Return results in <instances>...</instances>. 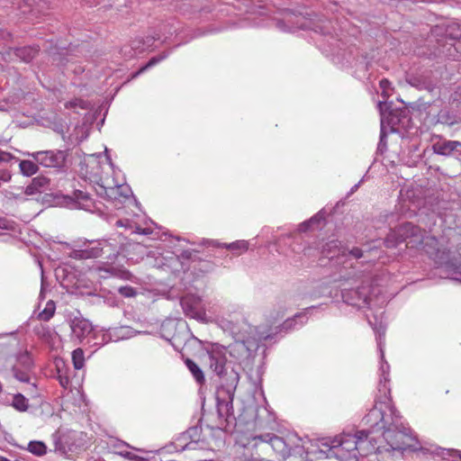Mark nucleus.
Masks as SVG:
<instances>
[{
	"instance_id": "a18cd8bd",
	"label": "nucleus",
	"mask_w": 461,
	"mask_h": 461,
	"mask_svg": "<svg viewBox=\"0 0 461 461\" xmlns=\"http://www.w3.org/2000/svg\"><path fill=\"white\" fill-rule=\"evenodd\" d=\"M187 436L189 442H195L197 444L201 436V428L194 426L184 431Z\"/></svg>"
},
{
	"instance_id": "052dcab7",
	"label": "nucleus",
	"mask_w": 461,
	"mask_h": 461,
	"mask_svg": "<svg viewBox=\"0 0 461 461\" xmlns=\"http://www.w3.org/2000/svg\"><path fill=\"white\" fill-rule=\"evenodd\" d=\"M83 1H84L85 5H86L89 7L95 6L101 2V0H83Z\"/></svg>"
},
{
	"instance_id": "dca6fc26",
	"label": "nucleus",
	"mask_w": 461,
	"mask_h": 461,
	"mask_svg": "<svg viewBox=\"0 0 461 461\" xmlns=\"http://www.w3.org/2000/svg\"><path fill=\"white\" fill-rule=\"evenodd\" d=\"M435 154L454 157L461 161V141L440 139L432 144Z\"/></svg>"
},
{
	"instance_id": "0e129e2a",
	"label": "nucleus",
	"mask_w": 461,
	"mask_h": 461,
	"mask_svg": "<svg viewBox=\"0 0 461 461\" xmlns=\"http://www.w3.org/2000/svg\"><path fill=\"white\" fill-rule=\"evenodd\" d=\"M359 185H360V183H358V184L355 185L351 188L350 193H354V192L358 188Z\"/></svg>"
},
{
	"instance_id": "13d9d810",
	"label": "nucleus",
	"mask_w": 461,
	"mask_h": 461,
	"mask_svg": "<svg viewBox=\"0 0 461 461\" xmlns=\"http://www.w3.org/2000/svg\"><path fill=\"white\" fill-rule=\"evenodd\" d=\"M116 225L120 227H124L126 229H132V226L128 219L125 220H118L116 221Z\"/></svg>"
},
{
	"instance_id": "c03bdc74",
	"label": "nucleus",
	"mask_w": 461,
	"mask_h": 461,
	"mask_svg": "<svg viewBox=\"0 0 461 461\" xmlns=\"http://www.w3.org/2000/svg\"><path fill=\"white\" fill-rule=\"evenodd\" d=\"M161 38V35H160V31H157V30H151L148 35L146 37H144V43L147 47V49L149 50L150 47L153 46L154 42L156 41H158L160 40Z\"/></svg>"
},
{
	"instance_id": "b1692460",
	"label": "nucleus",
	"mask_w": 461,
	"mask_h": 461,
	"mask_svg": "<svg viewBox=\"0 0 461 461\" xmlns=\"http://www.w3.org/2000/svg\"><path fill=\"white\" fill-rule=\"evenodd\" d=\"M70 329L72 336L80 341L94 332L91 322L83 318H74L71 321Z\"/></svg>"
},
{
	"instance_id": "2eb2a0df",
	"label": "nucleus",
	"mask_w": 461,
	"mask_h": 461,
	"mask_svg": "<svg viewBox=\"0 0 461 461\" xmlns=\"http://www.w3.org/2000/svg\"><path fill=\"white\" fill-rule=\"evenodd\" d=\"M77 434L76 430L57 429L51 435L55 452L66 454L68 450H72L73 443L71 439L76 438Z\"/></svg>"
},
{
	"instance_id": "e433bc0d",
	"label": "nucleus",
	"mask_w": 461,
	"mask_h": 461,
	"mask_svg": "<svg viewBox=\"0 0 461 461\" xmlns=\"http://www.w3.org/2000/svg\"><path fill=\"white\" fill-rule=\"evenodd\" d=\"M185 366L192 374L193 377L198 384H203L204 382V375L203 370L199 367V366L190 358H187L185 361Z\"/></svg>"
},
{
	"instance_id": "1a4fd4ad",
	"label": "nucleus",
	"mask_w": 461,
	"mask_h": 461,
	"mask_svg": "<svg viewBox=\"0 0 461 461\" xmlns=\"http://www.w3.org/2000/svg\"><path fill=\"white\" fill-rule=\"evenodd\" d=\"M23 155L32 158L43 167L62 169L66 165L68 152L67 150L61 149H48L36 152H24Z\"/></svg>"
},
{
	"instance_id": "bb28decb",
	"label": "nucleus",
	"mask_w": 461,
	"mask_h": 461,
	"mask_svg": "<svg viewBox=\"0 0 461 461\" xmlns=\"http://www.w3.org/2000/svg\"><path fill=\"white\" fill-rule=\"evenodd\" d=\"M72 199L76 203V207L88 212H94L96 205L88 193L82 190H75Z\"/></svg>"
},
{
	"instance_id": "e2e57ef3",
	"label": "nucleus",
	"mask_w": 461,
	"mask_h": 461,
	"mask_svg": "<svg viewBox=\"0 0 461 461\" xmlns=\"http://www.w3.org/2000/svg\"><path fill=\"white\" fill-rule=\"evenodd\" d=\"M1 37L5 38V36H10V33L7 32H4L3 30H0Z\"/></svg>"
},
{
	"instance_id": "ddd939ff",
	"label": "nucleus",
	"mask_w": 461,
	"mask_h": 461,
	"mask_svg": "<svg viewBox=\"0 0 461 461\" xmlns=\"http://www.w3.org/2000/svg\"><path fill=\"white\" fill-rule=\"evenodd\" d=\"M377 390L378 393L375 396V403L372 409H378L381 412L397 411L391 398L390 378H379Z\"/></svg>"
},
{
	"instance_id": "72a5a7b5",
	"label": "nucleus",
	"mask_w": 461,
	"mask_h": 461,
	"mask_svg": "<svg viewBox=\"0 0 461 461\" xmlns=\"http://www.w3.org/2000/svg\"><path fill=\"white\" fill-rule=\"evenodd\" d=\"M24 449L36 456H43L48 452L46 444L41 440H31Z\"/></svg>"
},
{
	"instance_id": "774afa93",
	"label": "nucleus",
	"mask_w": 461,
	"mask_h": 461,
	"mask_svg": "<svg viewBox=\"0 0 461 461\" xmlns=\"http://www.w3.org/2000/svg\"><path fill=\"white\" fill-rule=\"evenodd\" d=\"M0 461H9V460L7 458H5V457L0 456Z\"/></svg>"
},
{
	"instance_id": "f704fd0d",
	"label": "nucleus",
	"mask_w": 461,
	"mask_h": 461,
	"mask_svg": "<svg viewBox=\"0 0 461 461\" xmlns=\"http://www.w3.org/2000/svg\"><path fill=\"white\" fill-rule=\"evenodd\" d=\"M39 164L35 160L24 159L19 163L21 173L25 176H32L39 170Z\"/></svg>"
},
{
	"instance_id": "aec40b11",
	"label": "nucleus",
	"mask_w": 461,
	"mask_h": 461,
	"mask_svg": "<svg viewBox=\"0 0 461 461\" xmlns=\"http://www.w3.org/2000/svg\"><path fill=\"white\" fill-rule=\"evenodd\" d=\"M315 32L320 33L321 36L327 38V43L330 47V51L334 52V46L337 44L339 40L337 39L338 34L335 32L331 22L330 20H320L313 24L312 28Z\"/></svg>"
},
{
	"instance_id": "6e6d98bb",
	"label": "nucleus",
	"mask_w": 461,
	"mask_h": 461,
	"mask_svg": "<svg viewBox=\"0 0 461 461\" xmlns=\"http://www.w3.org/2000/svg\"><path fill=\"white\" fill-rule=\"evenodd\" d=\"M14 158V157L12 154L0 150V163L1 162H8Z\"/></svg>"
},
{
	"instance_id": "5701e85b",
	"label": "nucleus",
	"mask_w": 461,
	"mask_h": 461,
	"mask_svg": "<svg viewBox=\"0 0 461 461\" xmlns=\"http://www.w3.org/2000/svg\"><path fill=\"white\" fill-rule=\"evenodd\" d=\"M206 243L209 246L214 248H224L230 250L233 256L238 257L249 250V242L245 240H240L230 243H220L217 240H207Z\"/></svg>"
},
{
	"instance_id": "4c0bfd02",
	"label": "nucleus",
	"mask_w": 461,
	"mask_h": 461,
	"mask_svg": "<svg viewBox=\"0 0 461 461\" xmlns=\"http://www.w3.org/2000/svg\"><path fill=\"white\" fill-rule=\"evenodd\" d=\"M56 311V304L52 300L47 302L45 308L39 312L38 319L44 321H49L54 315Z\"/></svg>"
},
{
	"instance_id": "603ef678",
	"label": "nucleus",
	"mask_w": 461,
	"mask_h": 461,
	"mask_svg": "<svg viewBox=\"0 0 461 461\" xmlns=\"http://www.w3.org/2000/svg\"><path fill=\"white\" fill-rule=\"evenodd\" d=\"M452 27L447 29V34L452 40H461V30L457 29L456 32H452Z\"/></svg>"
},
{
	"instance_id": "680f3d73",
	"label": "nucleus",
	"mask_w": 461,
	"mask_h": 461,
	"mask_svg": "<svg viewBox=\"0 0 461 461\" xmlns=\"http://www.w3.org/2000/svg\"><path fill=\"white\" fill-rule=\"evenodd\" d=\"M116 447H130V446L123 442V441H118V443L115 445Z\"/></svg>"
},
{
	"instance_id": "bf43d9fd",
	"label": "nucleus",
	"mask_w": 461,
	"mask_h": 461,
	"mask_svg": "<svg viewBox=\"0 0 461 461\" xmlns=\"http://www.w3.org/2000/svg\"><path fill=\"white\" fill-rule=\"evenodd\" d=\"M11 179V174L6 171V170H4V171H1L0 172V183L3 181V182H7Z\"/></svg>"
},
{
	"instance_id": "f8f14e48",
	"label": "nucleus",
	"mask_w": 461,
	"mask_h": 461,
	"mask_svg": "<svg viewBox=\"0 0 461 461\" xmlns=\"http://www.w3.org/2000/svg\"><path fill=\"white\" fill-rule=\"evenodd\" d=\"M180 304L186 316L201 321H206L205 303L201 296L187 294L181 298Z\"/></svg>"
},
{
	"instance_id": "f3484780",
	"label": "nucleus",
	"mask_w": 461,
	"mask_h": 461,
	"mask_svg": "<svg viewBox=\"0 0 461 461\" xmlns=\"http://www.w3.org/2000/svg\"><path fill=\"white\" fill-rule=\"evenodd\" d=\"M100 245V240H86L82 245H78V249H75L72 251V257L76 259L98 258L104 249Z\"/></svg>"
},
{
	"instance_id": "69168bd1",
	"label": "nucleus",
	"mask_w": 461,
	"mask_h": 461,
	"mask_svg": "<svg viewBox=\"0 0 461 461\" xmlns=\"http://www.w3.org/2000/svg\"><path fill=\"white\" fill-rule=\"evenodd\" d=\"M40 267H41V285H43V269H42V266L41 263H40Z\"/></svg>"
},
{
	"instance_id": "c756f323",
	"label": "nucleus",
	"mask_w": 461,
	"mask_h": 461,
	"mask_svg": "<svg viewBox=\"0 0 461 461\" xmlns=\"http://www.w3.org/2000/svg\"><path fill=\"white\" fill-rule=\"evenodd\" d=\"M171 447H173L176 451H184L185 449H195L196 443L189 442V439L187 436H185V433L182 432L181 434L175 438L174 441L172 442V445L167 447L170 448ZM168 451H171V449H168Z\"/></svg>"
},
{
	"instance_id": "4468645a",
	"label": "nucleus",
	"mask_w": 461,
	"mask_h": 461,
	"mask_svg": "<svg viewBox=\"0 0 461 461\" xmlns=\"http://www.w3.org/2000/svg\"><path fill=\"white\" fill-rule=\"evenodd\" d=\"M369 324L373 327L374 330L376 333V342L377 348L380 352V366H379V378H390V366L384 360V334H385V326L382 321L377 323L376 321L374 323L372 320L368 318Z\"/></svg>"
},
{
	"instance_id": "393cba45",
	"label": "nucleus",
	"mask_w": 461,
	"mask_h": 461,
	"mask_svg": "<svg viewBox=\"0 0 461 461\" xmlns=\"http://www.w3.org/2000/svg\"><path fill=\"white\" fill-rule=\"evenodd\" d=\"M294 19L298 20V17L290 12H286L283 20L276 21V27L286 32H294L297 29H306L307 26L304 23H300L299 21L294 22Z\"/></svg>"
},
{
	"instance_id": "864d4df0",
	"label": "nucleus",
	"mask_w": 461,
	"mask_h": 461,
	"mask_svg": "<svg viewBox=\"0 0 461 461\" xmlns=\"http://www.w3.org/2000/svg\"><path fill=\"white\" fill-rule=\"evenodd\" d=\"M355 66L357 67V69H358V70L365 71V70L368 69V63L366 62L365 58H361V59H357L356 61Z\"/></svg>"
},
{
	"instance_id": "c9c22d12",
	"label": "nucleus",
	"mask_w": 461,
	"mask_h": 461,
	"mask_svg": "<svg viewBox=\"0 0 461 461\" xmlns=\"http://www.w3.org/2000/svg\"><path fill=\"white\" fill-rule=\"evenodd\" d=\"M172 51L169 50V51H164L160 54H158V56H155V57H152L149 62L141 67L137 72H135L133 75H132V78H135L137 77L138 76H140V74H142L144 71H146L148 68L158 64L159 62H161L162 60L166 59L171 53Z\"/></svg>"
},
{
	"instance_id": "f257e3e1",
	"label": "nucleus",
	"mask_w": 461,
	"mask_h": 461,
	"mask_svg": "<svg viewBox=\"0 0 461 461\" xmlns=\"http://www.w3.org/2000/svg\"><path fill=\"white\" fill-rule=\"evenodd\" d=\"M362 422L368 427L366 429L321 438L307 453L319 455L318 457H335L339 461H357L359 456L372 453L392 452L393 456H402L404 451L419 450L417 438L398 411L381 412L371 409Z\"/></svg>"
},
{
	"instance_id": "2f4dec72",
	"label": "nucleus",
	"mask_w": 461,
	"mask_h": 461,
	"mask_svg": "<svg viewBox=\"0 0 461 461\" xmlns=\"http://www.w3.org/2000/svg\"><path fill=\"white\" fill-rule=\"evenodd\" d=\"M113 186H108L104 185V183H97L96 186L95 187V192L97 195L100 197H104L107 199L108 201H119L122 202V196H120L119 192H114L113 194H111L109 192Z\"/></svg>"
},
{
	"instance_id": "4be33fe9",
	"label": "nucleus",
	"mask_w": 461,
	"mask_h": 461,
	"mask_svg": "<svg viewBox=\"0 0 461 461\" xmlns=\"http://www.w3.org/2000/svg\"><path fill=\"white\" fill-rule=\"evenodd\" d=\"M315 307L312 306L303 312L296 313L294 317L286 319L279 327L280 333H287L302 328L308 321L307 314Z\"/></svg>"
},
{
	"instance_id": "09e8293b",
	"label": "nucleus",
	"mask_w": 461,
	"mask_h": 461,
	"mask_svg": "<svg viewBox=\"0 0 461 461\" xmlns=\"http://www.w3.org/2000/svg\"><path fill=\"white\" fill-rule=\"evenodd\" d=\"M40 182H45V179L38 178V177L33 178L32 181V184H30L29 185H27L25 187V194H34L37 192H39L38 187L36 186V183H40Z\"/></svg>"
},
{
	"instance_id": "4d7b16f0",
	"label": "nucleus",
	"mask_w": 461,
	"mask_h": 461,
	"mask_svg": "<svg viewBox=\"0 0 461 461\" xmlns=\"http://www.w3.org/2000/svg\"><path fill=\"white\" fill-rule=\"evenodd\" d=\"M132 232L134 233H140V234H143V235H149L150 234L152 231L149 228H140V226H136L133 230H132Z\"/></svg>"
},
{
	"instance_id": "39448f33",
	"label": "nucleus",
	"mask_w": 461,
	"mask_h": 461,
	"mask_svg": "<svg viewBox=\"0 0 461 461\" xmlns=\"http://www.w3.org/2000/svg\"><path fill=\"white\" fill-rule=\"evenodd\" d=\"M372 249L368 250L370 252ZM364 251L360 248L348 249L341 245L338 240H330L323 243L319 251L320 255L327 258L335 267L332 276L333 281H356L360 274L357 272V267L365 261H359L361 258H366Z\"/></svg>"
},
{
	"instance_id": "a878e982",
	"label": "nucleus",
	"mask_w": 461,
	"mask_h": 461,
	"mask_svg": "<svg viewBox=\"0 0 461 461\" xmlns=\"http://www.w3.org/2000/svg\"><path fill=\"white\" fill-rule=\"evenodd\" d=\"M148 49L144 43V37L137 36L131 41L129 45H124L121 51L126 59H131L137 54L146 51Z\"/></svg>"
},
{
	"instance_id": "5fc2aeb1",
	"label": "nucleus",
	"mask_w": 461,
	"mask_h": 461,
	"mask_svg": "<svg viewBox=\"0 0 461 461\" xmlns=\"http://www.w3.org/2000/svg\"><path fill=\"white\" fill-rule=\"evenodd\" d=\"M380 86L383 90V95H388L387 91L390 89L391 82L384 78L380 81Z\"/></svg>"
},
{
	"instance_id": "412c9836",
	"label": "nucleus",
	"mask_w": 461,
	"mask_h": 461,
	"mask_svg": "<svg viewBox=\"0 0 461 461\" xmlns=\"http://www.w3.org/2000/svg\"><path fill=\"white\" fill-rule=\"evenodd\" d=\"M122 238L118 235L117 238H111L109 240H101L100 246L104 248L101 256H104L106 259L113 261L118 255L123 250Z\"/></svg>"
},
{
	"instance_id": "0eeeda50",
	"label": "nucleus",
	"mask_w": 461,
	"mask_h": 461,
	"mask_svg": "<svg viewBox=\"0 0 461 461\" xmlns=\"http://www.w3.org/2000/svg\"><path fill=\"white\" fill-rule=\"evenodd\" d=\"M300 441L294 434H289L285 438L273 433H263L252 437L248 446L255 450L256 455L269 456L276 454L279 458L285 459L293 454L300 453Z\"/></svg>"
},
{
	"instance_id": "a19ab883",
	"label": "nucleus",
	"mask_w": 461,
	"mask_h": 461,
	"mask_svg": "<svg viewBox=\"0 0 461 461\" xmlns=\"http://www.w3.org/2000/svg\"><path fill=\"white\" fill-rule=\"evenodd\" d=\"M17 224L7 218L0 217V235L5 234V231H17Z\"/></svg>"
},
{
	"instance_id": "cd10ccee",
	"label": "nucleus",
	"mask_w": 461,
	"mask_h": 461,
	"mask_svg": "<svg viewBox=\"0 0 461 461\" xmlns=\"http://www.w3.org/2000/svg\"><path fill=\"white\" fill-rule=\"evenodd\" d=\"M55 366L57 369V379L59 384L65 389L68 388L70 384L69 368L62 359H57L55 361Z\"/></svg>"
},
{
	"instance_id": "9b49d317",
	"label": "nucleus",
	"mask_w": 461,
	"mask_h": 461,
	"mask_svg": "<svg viewBox=\"0 0 461 461\" xmlns=\"http://www.w3.org/2000/svg\"><path fill=\"white\" fill-rule=\"evenodd\" d=\"M32 366L31 355L28 352H23L16 357L15 362L12 366V373L17 381L27 384L35 390L36 384L32 382Z\"/></svg>"
},
{
	"instance_id": "423d86ee",
	"label": "nucleus",
	"mask_w": 461,
	"mask_h": 461,
	"mask_svg": "<svg viewBox=\"0 0 461 461\" xmlns=\"http://www.w3.org/2000/svg\"><path fill=\"white\" fill-rule=\"evenodd\" d=\"M243 330L246 334H240L237 332L239 338L229 346L225 348L220 344H212L207 350L208 361L211 364V351L215 347L221 348L225 350V358L228 366L236 368L237 373L240 375V363L250 358L254 353L258 349L259 344L272 339V334L265 331H259L257 328H253L248 323L243 324Z\"/></svg>"
},
{
	"instance_id": "9d476101",
	"label": "nucleus",
	"mask_w": 461,
	"mask_h": 461,
	"mask_svg": "<svg viewBox=\"0 0 461 461\" xmlns=\"http://www.w3.org/2000/svg\"><path fill=\"white\" fill-rule=\"evenodd\" d=\"M436 122L447 126L461 123V86L452 95L449 104L438 112Z\"/></svg>"
},
{
	"instance_id": "37998d69",
	"label": "nucleus",
	"mask_w": 461,
	"mask_h": 461,
	"mask_svg": "<svg viewBox=\"0 0 461 461\" xmlns=\"http://www.w3.org/2000/svg\"><path fill=\"white\" fill-rule=\"evenodd\" d=\"M111 194H113L114 192H119L120 196H122V199H128L130 195L132 194L131 189L128 185H119L116 184L113 185V187L109 191Z\"/></svg>"
},
{
	"instance_id": "ea45409f",
	"label": "nucleus",
	"mask_w": 461,
	"mask_h": 461,
	"mask_svg": "<svg viewBox=\"0 0 461 461\" xmlns=\"http://www.w3.org/2000/svg\"><path fill=\"white\" fill-rule=\"evenodd\" d=\"M72 362L75 369L80 370L85 366V355L82 348H76L72 352Z\"/></svg>"
},
{
	"instance_id": "79ce46f5",
	"label": "nucleus",
	"mask_w": 461,
	"mask_h": 461,
	"mask_svg": "<svg viewBox=\"0 0 461 461\" xmlns=\"http://www.w3.org/2000/svg\"><path fill=\"white\" fill-rule=\"evenodd\" d=\"M66 109H77L79 108L81 110L89 109V103L81 98H75L73 100L68 101L65 103Z\"/></svg>"
},
{
	"instance_id": "58836bf2",
	"label": "nucleus",
	"mask_w": 461,
	"mask_h": 461,
	"mask_svg": "<svg viewBox=\"0 0 461 461\" xmlns=\"http://www.w3.org/2000/svg\"><path fill=\"white\" fill-rule=\"evenodd\" d=\"M12 406L18 411H26L29 408V402L22 393H16L13 397Z\"/></svg>"
},
{
	"instance_id": "f03ea898",
	"label": "nucleus",
	"mask_w": 461,
	"mask_h": 461,
	"mask_svg": "<svg viewBox=\"0 0 461 461\" xmlns=\"http://www.w3.org/2000/svg\"><path fill=\"white\" fill-rule=\"evenodd\" d=\"M402 242H406L407 248L421 246V249L435 264L444 267L446 273L452 276V279L459 280L454 276H461V256L452 257L450 250L444 246V239L438 240L433 236L424 237L418 226L411 222H404L389 232L384 244L386 248H396Z\"/></svg>"
},
{
	"instance_id": "8fccbe9b",
	"label": "nucleus",
	"mask_w": 461,
	"mask_h": 461,
	"mask_svg": "<svg viewBox=\"0 0 461 461\" xmlns=\"http://www.w3.org/2000/svg\"><path fill=\"white\" fill-rule=\"evenodd\" d=\"M36 333L43 339H49L51 337V330L49 326L41 325L40 327H37Z\"/></svg>"
},
{
	"instance_id": "7c9ffc66",
	"label": "nucleus",
	"mask_w": 461,
	"mask_h": 461,
	"mask_svg": "<svg viewBox=\"0 0 461 461\" xmlns=\"http://www.w3.org/2000/svg\"><path fill=\"white\" fill-rule=\"evenodd\" d=\"M431 454L440 456L443 460L461 461V451L454 448L436 447Z\"/></svg>"
},
{
	"instance_id": "20e7f679",
	"label": "nucleus",
	"mask_w": 461,
	"mask_h": 461,
	"mask_svg": "<svg viewBox=\"0 0 461 461\" xmlns=\"http://www.w3.org/2000/svg\"><path fill=\"white\" fill-rule=\"evenodd\" d=\"M374 260L368 258L363 266L357 267L360 276L356 281H334L340 283V297L344 303L357 309L382 306L384 303L378 279L369 269Z\"/></svg>"
},
{
	"instance_id": "6e6552de",
	"label": "nucleus",
	"mask_w": 461,
	"mask_h": 461,
	"mask_svg": "<svg viewBox=\"0 0 461 461\" xmlns=\"http://www.w3.org/2000/svg\"><path fill=\"white\" fill-rule=\"evenodd\" d=\"M197 257V251L185 249L181 252L180 255L171 253L168 256L162 257L159 260V267L165 271H169L173 274L179 273L181 271L185 272L190 267L194 270L198 269L201 273L206 274L212 272L215 264L210 260H195Z\"/></svg>"
},
{
	"instance_id": "7ed1b4c3",
	"label": "nucleus",
	"mask_w": 461,
	"mask_h": 461,
	"mask_svg": "<svg viewBox=\"0 0 461 461\" xmlns=\"http://www.w3.org/2000/svg\"><path fill=\"white\" fill-rule=\"evenodd\" d=\"M224 354L225 350L218 347L211 351L210 370L219 379L216 392L218 421L211 427L212 429H225L230 420L233 419V398L240 375L235 367L228 366Z\"/></svg>"
},
{
	"instance_id": "6ab92c4d",
	"label": "nucleus",
	"mask_w": 461,
	"mask_h": 461,
	"mask_svg": "<svg viewBox=\"0 0 461 461\" xmlns=\"http://www.w3.org/2000/svg\"><path fill=\"white\" fill-rule=\"evenodd\" d=\"M38 52L39 48L36 46L9 49L5 53V59L9 61L21 60L29 63L35 58Z\"/></svg>"
},
{
	"instance_id": "a211bd4d",
	"label": "nucleus",
	"mask_w": 461,
	"mask_h": 461,
	"mask_svg": "<svg viewBox=\"0 0 461 461\" xmlns=\"http://www.w3.org/2000/svg\"><path fill=\"white\" fill-rule=\"evenodd\" d=\"M140 333L141 331H137L129 326L110 328L106 332L102 334V341L99 344L104 345L109 341L128 339Z\"/></svg>"
},
{
	"instance_id": "338daca9",
	"label": "nucleus",
	"mask_w": 461,
	"mask_h": 461,
	"mask_svg": "<svg viewBox=\"0 0 461 461\" xmlns=\"http://www.w3.org/2000/svg\"><path fill=\"white\" fill-rule=\"evenodd\" d=\"M44 182H40V183H36V186L38 187V189L42 186Z\"/></svg>"
},
{
	"instance_id": "de8ad7c7",
	"label": "nucleus",
	"mask_w": 461,
	"mask_h": 461,
	"mask_svg": "<svg viewBox=\"0 0 461 461\" xmlns=\"http://www.w3.org/2000/svg\"><path fill=\"white\" fill-rule=\"evenodd\" d=\"M118 292L121 295L125 298L134 297L136 295V291L133 287L130 285H124L118 288Z\"/></svg>"
},
{
	"instance_id": "49530a36",
	"label": "nucleus",
	"mask_w": 461,
	"mask_h": 461,
	"mask_svg": "<svg viewBox=\"0 0 461 461\" xmlns=\"http://www.w3.org/2000/svg\"><path fill=\"white\" fill-rule=\"evenodd\" d=\"M410 83L419 89H425L429 92H432L435 88V86L430 81H420L418 78H412Z\"/></svg>"
},
{
	"instance_id": "473e14b6",
	"label": "nucleus",
	"mask_w": 461,
	"mask_h": 461,
	"mask_svg": "<svg viewBox=\"0 0 461 461\" xmlns=\"http://www.w3.org/2000/svg\"><path fill=\"white\" fill-rule=\"evenodd\" d=\"M378 107L381 112V131H380V140L378 143V149L383 150L384 148L386 147V131L384 127V120H385V110L388 108V104L386 102H379Z\"/></svg>"
},
{
	"instance_id": "c85d7f7f",
	"label": "nucleus",
	"mask_w": 461,
	"mask_h": 461,
	"mask_svg": "<svg viewBox=\"0 0 461 461\" xmlns=\"http://www.w3.org/2000/svg\"><path fill=\"white\" fill-rule=\"evenodd\" d=\"M325 214L326 213H325L324 210H321L315 215H313L311 219L302 222L299 225L298 230L300 231L304 232V231L310 230H314V229L320 228L321 223L325 221Z\"/></svg>"
},
{
	"instance_id": "3c124183",
	"label": "nucleus",
	"mask_w": 461,
	"mask_h": 461,
	"mask_svg": "<svg viewBox=\"0 0 461 461\" xmlns=\"http://www.w3.org/2000/svg\"><path fill=\"white\" fill-rule=\"evenodd\" d=\"M118 455L134 461H142L143 458L129 451L119 450L116 452Z\"/></svg>"
}]
</instances>
